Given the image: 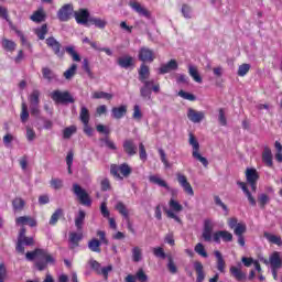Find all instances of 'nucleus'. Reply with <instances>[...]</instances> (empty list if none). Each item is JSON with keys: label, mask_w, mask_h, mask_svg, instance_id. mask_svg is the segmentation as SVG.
<instances>
[{"label": "nucleus", "mask_w": 282, "mask_h": 282, "mask_svg": "<svg viewBox=\"0 0 282 282\" xmlns=\"http://www.w3.org/2000/svg\"><path fill=\"white\" fill-rule=\"evenodd\" d=\"M26 261L35 260V268L40 272H43L47 265H54L56 263V258L50 254L46 249L36 248L33 251H28L25 253Z\"/></svg>", "instance_id": "obj_1"}, {"label": "nucleus", "mask_w": 282, "mask_h": 282, "mask_svg": "<svg viewBox=\"0 0 282 282\" xmlns=\"http://www.w3.org/2000/svg\"><path fill=\"white\" fill-rule=\"evenodd\" d=\"M140 96L143 100H151V94H160V84H155V79H151V72H139Z\"/></svg>", "instance_id": "obj_2"}, {"label": "nucleus", "mask_w": 282, "mask_h": 282, "mask_svg": "<svg viewBox=\"0 0 282 282\" xmlns=\"http://www.w3.org/2000/svg\"><path fill=\"white\" fill-rule=\"evenodd\" d=\"M188 135L189 147H192V158L200 162V164H203V166H205L206 169L208 166V159L202 156V154L199 153V141H197V138H195V134H193V132H191Z\"/></svg>", "instance_id": "obj_3"}, {"label": "nucleus", "mask_w": 282, "mask_h": 282, "mask_svg": "<svg viewBox=\"0 0 282 282\" xmlns=\"http://www.w3.org/2000/svg\"><path fill=\"white\" fill-rule=\"evenodd\" d=\"M131 173H132L131 166H129V164L127 163H122L120 165L112 164L110 166V174H112V176L116 180H119L120 182H122L124 177H129Z\"/></svg>", "instance_id": "obj_4"}, {"label": "nucleus", "mask_w": 282, "mask_h": 282, "mask_svg": "<svg viewBox=\"0 0 282 282\" xmlns=\"http://www.w3.org/2000/svg\"><path fill=\"white\" fill-rule=\"evenodd\" d=\"M139 61L142 62L139 72H149V66L145 63L155 61V53L149 47H141L139 51Z\"/></svg>", "instance_id": "obj_5"}, {"label": "nucleus", "mask_w": 282, "mask_h": 282, "mask_svg": "<svg viewBox=\"0 0 282 282\" xmlns=\"http://www.w3.org/2000/svg\"><path fill=\"white\" fill-rule=\"evenodd\" d=\"M51 98L52 100H54V102H57L59 105H74V102H76L69 91L62 93L61 90H54L51 94Z\"/></svg>", "instance_id": "obj_6"}, {"label": "nucleus", "mask_w": 282, "mask_h": 282, "mask_svg": "<svg viewBox=\"0 0 282 282\" xmlns=\"http://www.w3.org/2000/svg\"><path fill=\"white\" fill-rule=\"evenodd\" d=\"M73 193L79 199L83 206H87L88 208L91 206V197L85 188H82L77 183L73 184Z\"/></svg>", "instance_id": "obj_7"}, {"label": "nucleus", "mask_w": 282, "mask_h": 282, "mask_svg": "<svg viewBox=\"0 0 282 282\" xmlns=\"http://www.w3.org/2000/svg\"><path fill=\"white\" fill-rule=\"evenodd\" d=\"M215 220L213 218H205L203 221V234L202 237L204 241L210 243L213 241V230H215Z\"/></svg>", "instance_id": "obj_8"}, {"label": "nucleus", "mask_w": 282, "mask_h": 282, "mask_svg": "<svg viewBox=\"0 0 282 282\" xmlns=\"http://www.w3.org/2000/svg\"><path fill=\"white\" fill-rule=\"evenodd\" d=\"M45 43L48 50H51L55 56H58V58H63V56H65V52L61 51L63 45L54 36L47 37Z\"/></svg>", "instance_id": "obj_9"}, {"label": "nucleus", "mask_w": 282, "mask_h": 282, "mask_svg": "<svg viewBox=\"0 0 282 282\" xmlns=\"http://www.w3.org/2000/svg\"><path fill=\"white\" fill-rule=\"evenodd\" d=\"M74 14V4H64L59 10L57 11V19L62 23H67L69 19H72V15Z\"/></svg>", "instance_id": "obj_10"}, {"label": "nucleus", "mask_w": 282, "mask_h": 282, "mask_svg": "<svg viewBox=\"0 0 282 282\" xmlns=\"http://www.w3.org/2000/svg\"><path fill=\"white\" fill-rule=\"evenodd\" d=\"M176 177H177V182H178L180 186H182L184 193L189 195V197H193V195H195V191H193V186H191L188 178H186V176L182 173H177Z\"/></svg>", "instance_id": "obj_11"}, {"label": "nucleus", "mask_w": 282, "mask_h": 282, "mask_svg": "<svg viewBox=\"0 0 282 282\" xmlns=\"http://www.w3.org/2000/svg\"><path fill=\"white\" fill-rule=\"evenodd\" d=\"M75 21L78 25H89V10L87 9H79L78 11L74 12Z\"/></svg>", "instance_id": "obj_12"}, {"label": "nucleus", "mask_w": 282, "mask_h": 282, "mask_svg": "<svg viewBox=\"0 0 282 282\" xmlns=\"http://www.w3.org/2000/svg\"><path fill=\"white\" fill-rule=\"evenodd\" d=\"M25 246H34V238L25 236L23 239H18L15 250L20 254H25Z\"/></svg>", "instance_id": "obj_13"}, {"label": "nucleus", "mask_w": 282, "mask_h": 282, "mask_svg": "<svg viewBox=\"0 0 282 282\" xmlns=\"http://www.w3.org/2000/svg\"><path fill=\"white\" fill-rule=\"evenodd\" d=\"M187 118L189 122H193L194 124H199L204 118H206V115L204 111H197L193 108H188L187 110Z\"/></svg>", "instance_id": "obj_14"}, {"label": "nucleus", "mask_w": 282, "mask_h": 282, "mask_svg": "<svg viewBox=\"0 0 282 282\" xmlns=\"http://www.w3.org/2000/svg\"><path fill=\"white\" fill-rule=\"evenodd\" d=\"M129 6L132 10H134V12H137V14H140V17H145V19L151 18V11H149L147 8L142 7V4H140V2L130 1Z\"/></svg>", "instance_id": "obj_15"}, {"label": "nucleus", "mask_w": 282, "mask_h": 282, "mask_svg": "<svg viewBox=\"0 0 282 282\" xmlns=\"http://www.w3.org/2000/svg\"><path fill=\"white\" fill-rule=\"evenodd\" d=\"M123 151L129 158H133L138 153V145L133 142V139H127L123 141Z\"/></svg>", "instance_id": "obj_16"}, {"label": "nucleus", "mask_w": 282, "mask_h": 282, "mask_svg": "<svg viewBox=\"0 0 282 282\" xmlns=\"http://www.w3.org/2000/svg\"><path fill=\"white\" fill-rule=\"evenodd\" d=\"M17 226H30V228H36L37 221L30 216H20L15 219Z\"/></svg>", "instance_id": "obj_17"}, {"label": "nucleus", "mask_w": 282, "mask_h": 282, "mask_svg": "<svg viewBox=\"0 0 282 282\" xmlns=\"http://www.w3.org/2000/svg\"><path fill=\"white\" fill-rule=\"evenodd\" d=\"M127 116V105H121L118 107H112L111 109V118L115 120H122Z\"/></svg>", "instance_id": "obj_18"}, {"label": "nucleus", "mask_w": 282, "mask_h": 282, "mask_svg": "<svg viewBox=\"0 0 282 282\" xmlns=\"http://www.w3.org/2000/svg\"><path fill=\"white\" fill-rule=\"evenodd\" d=\"M83 241V232L70 231L68 235V243L72 249L78 248V243Z\"/></svg>", "instance_id": "obj_19"}, {"label": "nucleus", "mask_w": 282, "mask_h": 282, "mask_svg": "<svg viewBox=\"0 0 282 282\" xmlns=\"http://www.w3.org/2000/svg\"><path fill=\"white\" fill-rule=\"evenodd\" d=\"M117 65L123 69H129V67H133L134 65L133 57L130 55H123L117 59Z\"/></svg>", "instance_id": "obj_20"}, {"label": "nucleus", "mask_w": 282, "mask_h": 282, "mask_svg": "<svg viewBox=\"0 0 282 282\" xmlns=\"http://www.w3.org/2000/svg\"><path fill=\"white\" fill-rule=\"evenodd\" d=\"M269 262H270L271 269L281 270V268H282L281 253L279 251H274L270 256Z\"/></svg>", "instance_id": "obj_21"}, {"label": "nucleus", "mask_w": 282, "mask_h": 282, "mask_svg": "<svg viewBox=\"0 0 282 282\" xmlns=\"http://www.w3.org/2000/svg\"><path fill=\"white\" fill-rule=\"evenodd\" d=\"M237 185L241 191L245 193L246 197L248 198V202L251 206H257V200L252 196V193H250V189H248V185H246L245 182L238 181Z\"/></svg>", "instance_id": "obj_22"}, {"label": "nucleus", "mask_w": 282, "mask_h": 282, "mask_svg": "<svg viewBox=\"0 0 282 282\" xmlns=\"http://www.w3.org/2000/svg\"><path fill=\"white\" fill-rule=\"evenodd\" d=\"M193 265L197 274L196 282H204V279H206V273H204V264H202L199 261H195Z\"/></svg>", "instance_id": "obj_23"}, {"label": "nucleus", "mask_w": 282, "mask_h": 282, "mask_svg": "<svg viewBox=\"0 0 282 282\" xmlns=\"http://www.w3.org/2000/svg\"><path fill=\"white\" fill-rule=\"evenodd\" d=\"M229 272L231 276H234V279H236L238 282L246 281L247 279L246 273L235 265L230 267Z\"/></svg>", "instance_id": "obj_24"}, {"label": "nucleus", "mask_w": 282, "mask_h": 282, "mask_svg": "<svg viewBox=\"0 0 282 282\" xmlns=\"http://www.w3.org/2000/svg\"><path fill=\"white\" fill-rule=\"evenodd\" d=\"M263 237L264 239H267L269 243H273L274 246H279V247L282 246L281 236H276L274 234H270L269 231H264Z\"/></svg>", "instance_id": "obj_25"}, {"label": "nucleus", "mask_w": 282, "mask_h": 282, "mask_svg": "<svg viewBox=\"0 0 282 282\" xmlns=\"http://www.w3.org/2000/svg\"><path fill=\"white\" fill-rule=\"evenodd\" d=\"M149 182L151 184H156L158 186H161V188H165L166 191H171V187L169 186V183L166 181L160 178L159 175H150Z\"/></svg>", "instance_id": "obj_26"}, {"label": "nucleus", "mask_w": 282, "mask_h": 282, "mask_svg": "<svg viewBox=\"0 0 282 282\" xmlns=\"http://www.w3.org/2000/svg\"><path fill=\"white\" fill-rule=\"evenodd\" d=\"M65 52L70 56L74 63H80L83 61L80 54H78V51L74 46H66Z\"/></svg>", "instance_id": "obj_27"}, {"label": "nucleus", "mask_w": 282, "mask_h": 282, "mask_svg": "<svg viewBox=\"0 0 282 282\" xmlns=\"http://www.w3.org/2000/svg\"><path fill=\"white\" fill-rule=\"evenodd\" d=\"M246 178L248 183L259 182V172L254 167H248L246 170Z\"/></svg>", "instance_id": "obj_28"}, {"label": "nucleus", "mask_w": 282, "mask_h": 282, "mask_svg": "<svg viewBox=\"0 0 282 282\" xmlns=\"http://www.w3.org/2000/svg\"><path fill=\"white\" fill-rule=\"evenodd\" d=\"M262 162H264V164H267V166H269L270 169H272V166L274 165V163L272 162V150H270V148L268 147H265L262 152Z\"/></svg>", "instance_id": "obj_29"}, {"label": "nucleus", "mask_w": 282, "mask_h": 282, "mask_svg": "<svg viewBox=\"0 0 282 282\" xmlns=\"http://www.w3.org/2000/svg\"><path fill=\"white\" fill-rule=\"evenodd\" d=\"M214 256L217 259V270L218 272H226V260H224V256L218 251H214Z\"/></svg>", "instance_id": "obj_30"}, {"label": "nucleus", "mask_w": 282, "mask_h": 282, "mask_svg": "<svg viewBox=\"0 0 282 282\" xmlns=\"http://www.w3.org/2000/svg\"><path fill=\"white\" fill-rule=\"evenodd\" d=\"M79 120L83 124H87L89 123V120H91V115L89 113V109L85 106L80 107Z\"/></svg>", "instance_id": "obj_31"}, {"label": "nucleus", "mask_w": 282, "mask_h": 282, "mask_svg": "<svg viewBox=\"0 0 282 282\" xmlns=\"http://www.w3.org/2000/svg\"><path fill=\"white\" fill-rule=\"evenodd\" d=\"M2 50H4V52H10L12 54V52H14V50H17V42L3 37L2 39Z\"/></svg>", "instance_id": "obj_32"}, {"label": "nucleus", "mask_w": 282, "mask_h": 282, "mask_svg": "<svg viewBox=\"0 0 282 282\" xmlns=\"http://www.w3.org/2000/svg\"><path fill=\"white\" fill-rule=\"evenodd\" d=\"M115 210L118 212L119 215L123 216V218L129 219V209L127 208V205L122 202H117L115 205Z\"/></svg>", "instance_id": "obj_33"}, {"label": "nucleus", "mask_w": 282, "mask_h": 282, "mask_svg": "<svg viewBox=\"0 0 282 282\" xmlns=\"http://www.w3.org/2000/svg\"><path fill=\"white\" fill-rule=\"evenodd\" d=\"M115 210L118 212L119 215L123 216V218L129 219V209L127 208V205L122 202H117L115 205Z\"/></svg>", "instance_id": "obj_34"}, {"label": "nucleus", "mask_w": 282, "mask_h": 282, "mask_svg": "<svg viewBox=\"0 0 282 282\" xmlns=\"http://www.w3.org/2000/svg\"><path fill=\"white\" fill-rule=\"evenodd\" d=\"M89 25H95L98 30H105L107 22L100 18H90L87 28H89Z\"/></svg>", "instance_id": "obj_35"}, {"label": "nucleus", "mask_w": 282, "mask_h": 282, "mask_svg": "<svg viewBox=\"0 0 282 282\" xmlns=\"http://www.w3.org/2000/svg\"><path fill=\"white\" fill-rule=\"evenodd\" d=\"M45 11H43V9H39L37 11L33 12L30 19L33 21V23H43V21H45Z\"/></svg>", "instance_id": "obj_36"}, {"label": "nucleus", "mask_w": 282, "mask_h": 282, "mask_svg": "<svg viewBox=\"0 0 282 282\" xmlns=\"http://www.w3.org/2000/svg\"><path fill=\"white\" fill-rule=\"evenodd\" d=\"M85 210H79L78 215L75 217V226L77 230L80 232L83 230V224H85V217H86Z\"/></svg>", "instance_id": "obj_37"}, {"label": "nucleus", "mask_w": 282, "mask_h": 282, "mask_svg": "<svg viewBox=\"0 0 282 282\" xmlns=\"http://www.w3.org/2000/svg\"><path fill=\"white\" fill-rule=\"evenodd\" d=\"M177 69V61L176 59H171L166 64H163L159 72H175Z\"/></svg>", "instance_id": "obj_38"}, {"label": "nucleus", "mask_w": 282, "mask_h": 282, "mask_svg": "<svg viewBox=\"0 0 282 282\" xmlns=\"http://www.w3.org/2000/svg\"><path fill=\"white\" fill-rule=\"evenodd\" d=\"M63 208H57L51 216L48 224L50 226H56V224H58V219H61V217H63Z\"/></svg>", "instance_id": "obj_39"}, {"label": "nucleus", "mask_w": 282, "mask_h": 282, "mask_svg": "<svg viewBox=\"0 0 282 282\" xmlns=\"http://www.w3.org/2000/svg\"><path fill=\"white\" fill-rule=\"evenodd\" d=\"M91 98H94L95 100H111V98H113V95L105 91H95L93 93Z\"/></svg>", "instance_id": "obj_40"}, {"label": "nucleus", "mask_w": 282, "mask_h": 282, "mask_svg": "<svg viewBox=\"0 0 282 282\" xmlns=\"http://www.w3.org/2000/svg\"><path fill=\"white\" fill-rule=\"evenodd\" d=\"M169 206L171 209H165V210H172V213H182L184 210V207L180 202L175 200L174 198H171L169 202Z\"/></svg>", "instance_id": "obj_41"}, {"label": "nucleus", "mask_w": 282, "mask_h": 282, "mask_svg": "<svg viewBox=\"0 0 282 282\" xmlns=\"http://www.w3.org/2000/svg\"><path fill=\"white\" fill-rule=\"evenodd\" d=\"M100 246H102V242L96 238H93L89 242H88V248L89 250H91V252H98L100 253Z\"/></svg>", "instance_id": "obj_42"}, {"label": "nucleus", "mask_w": 282, "mask_h": 282, "mask_svg": "<svg viewBox=\"0 0 282 282\" xmlns=\"http://www.w3.org/2000/svg\"><path fill=\"white\" fill-rule=\"evenodd\" d=\"M41 91L39 89H34L29 96L30 105H40L41 104Z\"/></svg>", "instance_id": "obj_43"}, {"label": "nucleus", "mask_w": 282, "mask_h": 282, "mask_svg": "<svg viewBox=\"0 0 282 282\" xmlns=\"http://www.w3.org/2000/svg\"><path fill=\"white\" fill-rule=\"evenodd\" d=\"M47 32V24H42L41 28L35 29V34L40 41H45Z\"/></svg>", "instance_id": "obj_44"}, {"label": "nucleus", "mask_w": 282, "mask_h": 282, "mask_svg": "<svg viewBox=\"0 0 282 282\" xmlns=\"http://www.w3.org/2000/svg\"><path fill=\"white\" fill-rule=\"evenodd\" d=\"M258 204L260 206V208H265V206H268V204H270V196H268V194L265 193H261L258 196Z\"/></svg>", "instance_id": "obj_45"}, {"label": "nucleus", "mask_w": 282, "mask_h": 282, "mask_svg": "<svg viewBox=\"0 0 282 282\" xmlns=\"http://www.w3.org/2000/svg\"><path fill=\"white\" fill-rule=\"evenodd\" d=\"M132 261L134 263H140V261H142V250L140 247L132 248Z\"/></svg>", "instance_id": "obj_46"}, {"label": "nucleus", "mask_w": 282, "mask_h": 282, "mask_svg": "<svg viewBox=\"0 0 282 282\" xmlns=\"http://www.w3.org/2000/svg\"><path fill=\"white\" fill-rule=\"evenodd\" d=\"M248 230V227L243 223H239L237 227L234 229V234L236 237H243L246 235V231Z\"/></svg>", "instance_id": "obj_47"}, {"label": "nucleus", "mask_w": 282, "mask_h": 282, "mask_svg": "<svg viewBox=\"0 0 282 282\" xmlns=\"http://www.w3.org/2000/svg\"><path fill=\"white\" fill-rule=\"evenodd\" d=\"M194 251L196 252V254H199V257H203V259H208V252H206V248H204V245L202 242H198L195 246Z\"/></svg>", "instance_id": "obj_48"}, {"label": "nucleus", "mask_w": 282, "mask_h": 282, "mask_svg": "<svg viewBox=\"0 0 282 282\" xmlns=\"http://www.w3.org/2000/svg\"><path fill=\"white\" fill-rule=\"evenodd\" d=\"M214 203L224 210L226 216L229 215L230 209H228V205H225L219 196H214Z\"/></svg>", "instance_id": "obj_49"}, {"label": "nucleus", "mask_w": 282, "mask_h": 282, "mask_svg": "<svg viewBox=\"0 0 282 282\" xmlns=\"http://www.w3.org/2000/svg\"><path fill=\"white\" fill-rule=\"evenodd\" d=\"M76 131H77L76 126L67 127L63 131V138L65 140H69V138H72V135H74V133H76Z\"/></svg>", "instance_id": "obj_50"}, {"label": "nucleus", "mask_w": 282, "mask_h": 282, "mask_svg": "<svg viewBox=\"0 0 282 282\" xmlns=\"http://www.w3.org/2000/svg\"><path fill=\"white\" fill-rule=\"evenodd\" d=\"M0 19H4L9 25H12V20H10V13L8 8L0 6Z\"/></svg>", "instance_id": "obj_51"}, {"label": "nucleus", "mask_w": 282, "mask_h": 282, "mask_svg": "<svg viewBox=\"0 0 282 282\" xmlns=\"http://www.w3.org/2000/svg\"><path fill=\"white\" fill-rule=\"evenodd\" d=\"M13 210H23L25 208V200L23 198H15L12 202Z\"/></svg>", "instance_id": "obj_52"}, {"label": "nucleus", "mask_w": 282, "mask_h": 282, "mask_svg": "<svg viewBox=\"0 0 282 282\" xmlns=\"http://www.w3.org/2000/svg\"><path fill=\"white\" fill-rule=\"evenodd\" d=\"M43 78L47 80V83H58V77H56V74H54V72H44Z\"/></svg>", "instance_id": "obj_53"}, {"label": "nucleus", "mask_w": 282, "mask_h": 282, "mask_svg": "<svg viewBox=\"0 0 282 282\" xmlns=\"http://www.w3.org/2000/svg\"><path fill=\"white\" fill-rule=\"evenodd\" d=\"M178 96L183 98L184 100H189L191 102H195L197 100V97L191 93H186L184 90L178 91Z\"/></svg>", "instance_id": "obj_54"}, {"label": "nucleus", "mask_w": 282, "mask_h": 282, "mask_svg": "<svg viewBox=\"0 0 282 282\" xmlns=\"http://www.w3.org/2000/svg\"><path fill=\"white\" fill-rule=\"evenodd\" d=\"M167 270L171 274H177V265H175V262L173 261V257L167 256Z\"/></svg>", "instance_id": "obj_55"}, {"label": "nucleus", "mask_w": 282, "mask_h": 282, "mask_svg": "<svg viewBox=\"0 0 282 282\" xmlns=\"http://www.w3.org/2000/svg\"><path fill=\"white\" fill-rule=\"evenodd\" d=\"M159 155L161 159L162 164H164L165 169H170L171 164L169 163V160H166V152H164V149L159 148Z\"/></svg>", "instance_id": "obj_56"}, {"label": "nucleus", "mask_w": 282, "mask_h": 282, "mask_svg": "<svg viewBox=\"0 0 282 282\" xmlns=\"http://www.w3.org/2000/svg\"><path fill=\"white\" fill-rule=\"evenodd\" d=\"M153 254L158 259H166V257H169V256H166V252H164V249L162 247L153 248Z\"/></svg>", "instance_id": "obj_57"}, {"label": "nucleus", "mask_w": 282, "mask_h": 282, "mask_svg": "<svg viewBox=\"0 0 282 282\" xmlns=\"http://www.w3.org/2000/svg\"><path fill=\"white\" fill-rule=\"evenodd\" d=\"M176 83L180 85V87H187L189 79L186 75H178L176 77Z\"/></svg>", "instance_id": "obj_58"}, {"label": "nucleus", "mask_w": 282, "mask_h": 282, "mask_svg": "<svg viewBox=\"0 0 282 282\" xmlns=\"http://www.w3.org/2000/svg\"><path fill=\"white\" fill-rule=\"evenodd\" d=\"M21 122H28V118H30V112L28 111V105L25 102L22 104V112H21Z\"/></svg>", "instance_id": "obj_59"}, {"label": "nucleus", "mask_w": 282, "mask_h": 282, "mask_svg": "<svg viewBox=\"0 0 282 282\" xmlns=\"http://www.w3.org/2000/svg\"><path fill=\"white\" fill-rule=\"evenodd\" d=\"M134 278L139 282H147V281H149V275H147V273H144L143 269H139Z\"/></svg>", "instance_id": "obj_60"}, {"label": "nucleus", "mask_w": 282, "mask_h": 282, "mask_svg": "<svg viewBox=\"0 0 282 282\" xmlns=\"http://www.w3.org/2000/svg\"><path fill=\"white\" fill-rule=\"evenodd\" d=\"M221 239L225 243L232 241V234L228 230H220Z\"/></svg>", "instance_id": "obj_61"}, {"label": "nucleus", "mask_w": 282, "mask_h": 282, "mask_svg": "<svg viewBox=\"0 0 282 282\" xmlns=\"http://www.w3.org/2000/svg\"><path fill=\"white\" fill-rule=\"evenodd\" d=\"M96 130L98 133H104V135H109V133H111V130L109 129V127L102 123L97 124Z\"/></svg>", "instance_id": "obj_62"}, {"label": "nucleus", "mask_w": 282, "mask_h": 282, "mask_svg": "<svg viewBox=\"0 0 282 282\" xmlns=\"http://www.w3.org/2000/svg\"><path fill=\"white\" fill-rule=\"evenodd\" d=\"M132 118L133 120H142V110H140V106L134 105Z\"/></svg>", "instance_id": "obj_63"}, {"label": "nucleus", "mask_w": 282, "mask_h": 282, "mask_svg": "<svg viewBox=\"0 0 282 282\" xmlns=\"http://www.w3.org/2000/svg\"><path fill=\"white\" fill-rule=\"evenodd\" d=\"M100 186H101V191L104 193H107V191L111 188V182L109 181V178H104L100 182Z\"/></svg>", "instance_id": "obj_64"}]
</instances>
